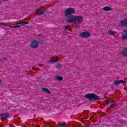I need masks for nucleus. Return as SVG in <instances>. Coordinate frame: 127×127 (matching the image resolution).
Masks as SVG:
<instances>
[{
	"label": "nucleus",
	"mask_w": 127,
	"mask_h": 127,
	"mask_svg": "<svg viewBox=\"0 0 127 127\" xmlns=\"http://www.w3.org/2000/svg\"><path fill=\"white\" fill-rule=\"evenodd\" d=\"M65 20L69 23H75L77 25L81 24L83 22V16L70 15L68 16Z\"/></svg>",
	"instance_id": "f257e3e1"
},
{
	"label": "nucleus",
	"mask_w": 127,
	"mask_h": 127,
	"mask_svg": "<svg viewBox=\"0 0 127 127\" xmlns=\"http://www.w3.org/2000/svg\"><path fill=\"white\" fill-rule=\"evenodd\" d=\"M85 98L89 99V100H93V101L99 100V96L95 94H87L85 95Z\"/></svg>",
	"instance_id": "f03ea898"
},
{
	"label": "nucleus",
	"mask_w": 127,
	"mask_h": 127,
	"mask_svg": "<svg viewBox=\"0 0 127 127\" xmlns=\"http://www.w3.org/2000/svg\"><path fill=\"white\" fill-rule=\"evenodd\" d=\"M75 13V10L72 8H68L65 11V14L66 16L69 15H72V14H74Z\"/></svg>",
	"instance_id": "7ed1b4c3"
},
{
	"label": "nucleus",
	"mask_w": 127,
	"mask_h": 127,
	"mask_svg": "<svg viewBox=\"0 0 127 127\" xmlns=\"http://www.w3.org/2000/svg\"><path fill=\"white\" fill-rule=\"evenodd\" d=\"M80 36L82 38H89V37L91 36V33L88 32H83L80 34Z\"/></svg>",
	"instance_id": "20e7f679"
},
{
	"label": "nucleus",
	"mask_w": 127,
	"mask_h": 127,
	"mask_svg": "<svg viewBox=\"0 0 127 127\" xmlns=\"http://www.w3.org/2000/svg\"><path fill=\"white\" fill-rule=\"evenodd\" d=\"M9 118V114L8 113H4L0 115V120H6V119Z\"/></svg>",
	"instance_id": "39448f33"
},
{
	"label": "nucleus",
	"mask_w": 127,
	"mask_h": 127,
	"mask_svg": "<svg viewBox=\"0 0 127 127\" xmlns=\"http://www.w3.org/2000/svg\"><path fill=\"white\" fill-rule=\"evenodd\" d=\"M39 42L37 41H33L31 43V47L32 48H37L38 47V44Z\"/></svg>",
	"instance_id": "423d86ee"
},
{
	"label": "nucleus",
	"mask_w": 127,
	"mask_h": 127,
	"mask_svg": "<svg viewBox=\"0 0 127 127\" xmlns=\"http://www.w3.org/2000/svg\"><path fill=\"white\" fill-rule=\"evenodd\" d=\"M108 106H110L111 108H115V107H117V106H118V105H117V103H116V102H115L113 100L108 101Z\"/></svg>",
	"instance_id": "0eeeda50"
},
{
	"label": "nucleus",
	"mask_w": 127,
	"mask_h": 127,
	"mask_svg": "<svg viewBox=\"0 0 127 127\" xmlns=\"http://www.w3.org/2000/svg\"><path fill=\"white\" fill-rule=\"evenodd\" d=\"M127 83V82L123 80H115L114 81V84L116 85V86H118V85H120V84H125Z\"/></svg>",
	"instance_id": "6e6552de"
},
{
	"label": "nucleus",
	"mask_w": 127,
	"mask_h": 127,
	"mask_svg": "<svg viewBox=\"0 0 127 127\" xmlns=\"http://www.w3.org/2000/svg\"><path fill=\"white\" fill-rule=\"evenodd\" d=\"M122 26H127V18L124 19L123 20L120 21Z\"/></svg>",
	"instance_id": "1a4fd4ad"
},
{
	"label": "nucleus",
	"mask_w": 127,
	"mask_h": 127,
	"mask_svg": "<svg viewBox=\"0 0 127 127\" xmlns=\"http://www.w3.org/2000/svg\"><path fill=\"white\" fill-rule=\"evenodd\" d=\"M123 32L125 33L124 35H122L123 39H127V29H124Z\"/></svg>",
	"instance_id": "9d476101"
},
{
	"label": "nucleus",
	"mask_w": 127,
	"mask_h": 127,
	"mask_svg": "<svg viewBox=\"0 0 127 127\" xmlns=\"http://www.w3.org/2000/svg\"><path fill=\"white\" fill-rule=\"evenodd\" d=\"M103 10L105 11H111V10H113V9L109 6H105L103 7Z\"/></svg>",
	"instance_id": "9b49d317"
},
{
	"label": "nucleus",
	"mask_w": 127,
	"mask_h": 127,
	"mask_svg": "<svg viewBox=\"0 0 127 127\" xmlns=\"http://www.w3.org/2000/svg\"><path fill=\"white\" fill-rule=\"evenodd\" d=\"M42 91L45 93H47V94H51V92L47 88H44L42 89Z\"/></svg>",
	"instance_id": "f8f14e48"
},
{
	"label": "nucleus",
	"mask_w": 127,
	"mask_h": 127,
	"mask_svg": "<svg viewBox=\"0 0 127 127\" xmlns=\"http://www.w3.org/2000/svg\"><path fill=\"white\" fill-rule=\"evenodd\" d=\"M122 54H123L124 55H127V48H125L123 49L122 51Z\"/></svg>",
	"instance_id": "ddd939ff"
},
{
	"label": "nucleus",
	"mask_w": 127,
	"mask_h": 127,
	"mask_svg": "<svg viewBox=\"0 0 127 127\" xmlns=\"http://www.w3.org/2000/svg\"><path fill=\"white\" fill-rule=\"evenodd\" d=\"M45 11H46V9H44L43 10L41 11V12L39 13V14H40V15L45 14Z\"/></svg>",
	"instance_id": "4468645a"
},
{
	"label": "nucleus",
	"mask_w": 127,
	"mask_h": 127,
	"mask_svg": "<svg viewBox=\"0 0 127 127\" xmlns=\"http://www.w3.org/2000/svg\"><path fill=\"white\" fill-rule=\"evenodd\" d=\"M28 23H29V22H22V23H20V24H21V26H24L26 25V24H28Z\"/></svg>",
	"instance_id": "2eb2a0df"
},
{
	"label": "nucleus",
	"mask_w": 127,
	"mask_h": 127,
	"mask_svg": "<svg viewBox=\"0 0 127 127\" xmlns=\"http://www.w3.org/2000/svg\"><path fill=\"white\" fill-rule=\"evenodd\" d=\"M108 33L109 34H110V35H113V36H115V32L113 31H108Z\"/></svg>",
	"instance_id": "dca6fc26"
},
{
	"label": "nucleus",
	"mask_w": 127,
	"mask_h": 127,
	"mask_svg": "<svg viewBox=\"0 0 127 127\" xmlns=\"http://www.w3.org/2000/svg\"><path fill=\"white\" fill-rule=\"evenodd\" d=\"M57 80H58V81H62L63 80V77L58 76L57 77Z\"/></svg>",
	"instance_id": "f3484780"
},
{
	"label": "nucleus",
	"mask_w": 127,
	"mask_h": 127,
	"mask_svg": "<svg viewBox=\"0 0 127 127\" xmlns=\"http://www.w3.org/2000/svg\"><path fill=\"white\" fill-rule=\"evenodd\" d=\"M20 26H21V24H20V23L17 24L16 25H15V28H17L18 27H20Z\"/></svg>",
	"instance_id": "a211bd4d"
},
{
	"label": "nucleus",
	"mask_w": 127,
	"mask_h": 127,
	"mask_svg": "<svg viewBox=\"0 0 127 127\" xmlns=\"http://www.w3.org/2000/svg\"><path fill=\"white\" fill-rule=\"evenodd\" d=\"M49 63H51V62H53V63L58 62V60H52L49 61Z\"/></svg>",
	"instance_id": "6ab92c4d"
},
{
	"label": "nucleus",
	"mask_w": 127,
	"mask_h": 127,
	"mask_svg": "<svg viewBox=\"0 0 127 127\" xmlns=\"http://www.w3.org/2000/svg\"><path fill=\"white\" fill-rule=\"evenodd\" d=\"M62 67V65L60 64L57 65V69H61Z\"/></svg>",
	"instance_id": "aec40b11"
},
{
	"label": "nucleus",
	"mask_w": 127,
	"mask_h": 127,
	"mask_svg": "<svg viewBox=\"0 0 127 127\" xmlns=\"http://www.w3.org/2000/svg\"><path fill=\"white\" fill-rule=\"evenodd\" d=\"M59 124L60 125V127H65V122H64L63 124H61L59 122Z\"/></svg>",
	"instance_id": "412c9836"
},
{
	"label": "nucleus",
	"mask_w": 127,
	"mask_h": 127,
	"mask_svg": "<svg viewBox=\"0 0 127 127\" xmlns=\"http://www.w3.org/2000/svg\"><path fill=\"white\" fill-rule=\"evenodd\" d=\"M8 27H13V28H15V25L14 24L9 25Z\"/></svg>",
	"instance_id": "4be33fe9"
},
{
	"label": "nucleus",
	"mask_w": 127,
	"mask_h": 127,
	"mask_svg": "<svg viewBox=\"0 0 127 127\" xmlns=\"http://www.w3.org/2000/svg\"><path fill=\"white\" fill-rule=\"evenodd\" d=\"M69 28V25H67L66 26H65V29H68Z\"/></svg>",
	"instance_id": "5701e85b"
},
{
	"label": "nucleus",
	"mask_w": 127,
	"mask_h": 127,
	"mask_svg": "<svg viewBox=\"0 0 127 127\" xmlns=\"http://www.w3.org/2000/svg\"><path fill=\"white\" fill-rule=\"evenodd\" d=\"M2 60H7V58H6V57H3V58H2Z\"/></svg>",
	"instance_id": "b1692460"
},
{
	"label": "nucleus",
	"mask_w": 127,
	"mask_h": 127,
	"mask_svg": "<svg viewBox=\"0 0 127 127\" xmlns=\"http://www.w3.org/2000/svg\"><path fill=\"white\" fill-rule=\"evenodd\" d=\"M1 1H2V2H4V1H6L7 0H0Z\"/></svg>",
	"instance_id": "393cba45"
},
{
	"label": "nucleus",
	"mask_w": 127,
	"mask_h": 127,
	"mask_svg": "<svg viewBox=\"0 0 127 127\" xmlns=\"http://www.w3.org/2000/svg\"><path fill=\"white\" fill-rule=\"evenodd\" d=\"M3 25V26H7H7L8 27V26H9V25H5V24H4V25Z\"/></svg>",
	"instance_id": "a878e982"
},
{
	"label": "nucleus",
	"mask_w": 127,
	"mask_h": 127,
	"mask_svg": "<svg viewBox=\"0 0 127 127\" xmlns=\"http://www.w3.org/2000/svg\"><path fill=\"white\" fill-rule=\"evenodd\" d=\"M48 126H51V124H47Z\"/></svg>",
	"instance_id": "bb28decb"
},
{
	"label": "nucleus",
	"mask_w": 127,
	"mask_h": 127,
	"mask_svg": "<svg viewBox=\"0 0 127 127\" xmlns=\"http://www.w3.org/2000/svg\"><path fill=\"white\" fill-rule=\"evenodd\" d=\"M122 122H123V123H124L125 121H122Z\"/></svg>",
	"instance_id": "cd10ccee"
},
{
	"label": "nucleus",
	"mask_w": 127,
	"mask_h": 127,
	"mask_svg": "<svg viewBox=\"0 0 127 127\" xmlns=\"http://www.w3.org/2000/svg\"><path fill=\"white\" fill-rule=\"evenodd\" d=\"M84 0L87 1V0Z\"/></svg>",
	"instance_id": "c85d7f7f"
},
{
	"label": "nucleus",
	"mask_w": 127,
	"mask_h": 127,
	"mask_svg": "<svg viewBox=\"0 0 127 127\" xmlns=\"http://www.w3.org/2000/svg\"><path fill=\"white\" fill-rule=\"evenodd\" d=\"M1 127H2V126H1Z\"/></svg>",
	"instance_id": "c756f323"
}]
</instances>
